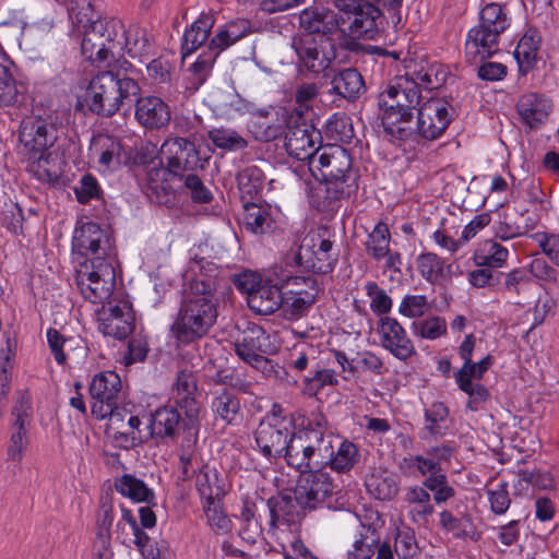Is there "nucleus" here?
<instances>
[{"instance_id": "1", "label": "nucleus", "mask_w": 559, "mask_h": 559, "mask_svg": "<svg viewBox=\"0 0 559 559\" xmlns=\"http://www.w3.org/2000/svg\"><path fill=\"white\" fill-rule=\"evenodd\" d=\"M309 170L318 181L307 193L309 205L323 213L334 212L340 201L358 190L359 175L353 168L349 152L338 144H326L311 159Z\"/></svg>"}, {"instance_id": "2", "label": "nucleus", "mask_w": 559, "mask_h": 559, "mask_svg": "<svg viewBox=\"0 0 559 559\" xmlns=\"http://www.w3.org/2000/svg\"><path fill=\"white\" fill-rule=\"evenodd\" d=\"M215 290L211 278L192 280L169 328L177 346L191 345L210 333L218 317Z\"/></svg>"}, {"instance_id": "3", "label": "nucleus", "mask_w": 559, "mask_h": 559, "mask_svg": "<svg viewBox=\"0 0 559 559\" xmlns=\"http://www.w3.org/2000/svg\"><path fill=\"white\" fill-rule=\"evenodd\" d=\"M420 103L421 92L409 74L396 76L379 94V118L390 141H400Z\"/></svg>"}, {"instance_id": "4", "label": "nucleus", "mask_w": 559, "mask_h": 559, "mask_svg": "<svg viewBox=\"0 0 559 559\" xmlns=\"http://www.w3.org/2000/svg\"><path fill=\"white\" fill-rule=\"evenodd\" d=\"M19 138L27 154L28 173L40 182H57L60 178V171L50 165V148L59 138L57 118L51 116L35 117L23 121Z\"/></svg>"}, {"instance_id": "5", "label": "nucleus", "mask_w": 559, "mask_h": 559, "mask_svg": "<svg viewBox=\"0 0 559 559\" xmlns=\"http://www.w3.org/2000/svg\"><path fill=\"white\" fill-rule=\"evenodd\" d=\"M511 23V11L506 3H485L478 13V24L471 27L465 36L466 61L476 63L496 55L500 49V37Z\"/></svg>"}, {"instance_id": "6", "label": "nucleus", "mask_w": 559, "mask_h": 559, "mask_svg": "<svg viewBox=\"0 0 559 559\" xmlns=\"http://www.w3.org/2000/svg\"><path fill=\"white\" fill-rule=\"evenodd\" d=\"M132 64L123 62L118 70L100 71L91 80L87 87V102L90 109L102 117L114 116L120 107L134 102L140 94V85L135 79L127 73Z\"/></svg>"}, {"instance_id": "7", "label": "nucleus", "mask_w": 559, "mask_h": 559, "mask_svg": "<svg viewBox=\"0 0 559 559\" xmlns=\"http://www.w3.org/2000/svg\"><path fill=\"white\" fill-rule=\"evenodd\" d=\"M326 419L317 415L306 425L295 428L284 454L287 465L300 472L323 467V460L328 457Z\"/></svg>"}, {"instance_id": "8", "label": "nucleus", "mask_w": 559, "mask_h": 559, "mask_svg": "<svg viewBox=\"0 0 559 559\" xmlns=\"http://www.w3.org/2000/svg\"><path fill=\"white\" fill-rule=\"evenodd\" d=\"M455 117L453 105L445 98L431 97L421 102L415 118L407 124L399 143L432 142L440 139Z\"/></svg>"}, {"instance_id": "9", "label": "nucleus", "mask_w": 559, "mask_h": 559, "mask_svg": "<svg viewBox=\"0 0 559 559\" xmlns=\"http://www.w3.org/2000/svg\"><path fill=\"white\" fill-rule=\"evenodd\" d=\"M146 428L147 435L157 443L168 444L178 439L200 435V415L193 413L191 406L182 409L176 403L167 404L151 412Z\"/></svg>"}, {"instance_id": "10", "label": "nucleus", "mask_w": 559, "mask_h": 559, "mask_svg": "<svg viewBox=\"0 0 559 559\" xmlns=\"http://www.w3.org/2000/svg\"><path fill=\"white\" fill-rule=\"evenodd\" d=\"M341 486L325 467H317L299 475L294 490L302 509H338Z\"/></svg>"}, {"instance_id": "11", "label": "nucleus", "mask_w": 559, "mask_h": 559, "mask_svg": "<svg viewBox=\"0 0 559 559\" xmlns=\"http://www.w3.org/2000/svg\"><path fill=\"white\" fill-rule=\"evenodd\" d=\"M295 428L293 415L275 404L254 430L253 448L267 460L284 457Z\"/></svg>"}, {"instance_id": "12", "label": "nucleus", "mask_w": 559, "mask_h": 559, "mask_svg": "<svg viewBox=\"0 0 559 559\" xmlns=\"http://www.w3.org/2000/svg\"><path fill=\"white\" fill-rule=\"evenodd\" d=\"M75 284L82 297L92 304L108 300L116 285V270L110 259H87L79 262Z\"/></svg>"}, {"instance_id": "13", "label": "nucleus", "mask_w": 559, "mask_h": 559, "mask_svg": "<svg viewBox=\"0 0 559 559\" xmlns=\"http://www.w3.org/2000/svg\"><path fill=\"white\" fill-rule=\"evenodd\" d=\"M342 25H347L353 38L376 39L383 29L385 17L381 9L369 0H335Z\"/></svg>"}, {"instance_id": "14", "label": "nucleus", "mask_w": 559, "mask_h": 559, "mask_svg": "<svg viewBox=\"0 0 559 559\" xmlns=\"http://www.w3.org/2000/svg\"><path fill=\"white\" fill-rule=\"evenodd\" d=\"M336 261L337 252L333 250V241L321 234H312L302 240L287 263L301 273L316 276L332 272Z\"/></svg>"}, {"instance_id": "15", "label": "nucleus", "mask_w": 559, "mask_h": 559, "mask_svg": "<svg viewBox=\"0 0 559 559\" xmlns=\"http://www.w3.org/2000/svg\"><path fill=\"white\" fill-rule=\"evenodd\" d=\"M121 389V378L116 371L98 372L92 378L88 392L92 400L91 413L95 419L108 418L110 426L120 420L121 412L118 404Z\"/></svg>"}, {"instance_id": "16", "label": "nucleus", "mask_w": 559, "mask_h": 559, "mask_svg": "<svg viewBox=\"0 0 559 559\" xmlns=\"http://www.w3.org/2000/svg\"><path fill=\"white\" fill-rule=\"evenodd\" d=\"M277 349L274 336L255 323H249L235 342L236 355L255 369H264L271 362L266 355H273Z\"/></svg>"}, {"instance_id": "17", "label": "nucleus", "mask_w": 559, "mask_h": 559, "mask_svg": "<svg viewBox=\"0 0 559 559\" xmlns=\"http://www.w3.org/2000/svg\"><path fill=\"white\" fill-rule=\"evenodd\" d=\"M454 455V448L449 444L429 447L423 454H408L403 456L399 471L405 477L424 479L437 477L445 473L443 464L449 463Z\"/></svg>"}, {"instance_id": "18", "label": "nucleus", "mask_w": 559, "mask_h": 559, "mask_svg": "<svg viewBox=\"0 0 559 559\" xmlns=\"http://www.w3.org/2000/svg\"><path fill=\"white\" fill-rule=\"evenodd\" d=\"M297 56V63L301 71L313 74L324 72L335 58L334 45L324 39L317 40L309 34L294 36L292 43Z\"/></svg>"}, {"instance_id": "19", "label": "nucleus", "mask_w": 559, "mask_h": 559, "mask_svg": "<svg viewBox=\"0 0 559 559\" xmlns=\"http://www.w3.org/2000/svg\"><path fill=\"white\" fill-rule=\"evenodd\" d=\"M160 153L165 157L166 164L182 179L185 173L203 169L206 163V159L200 156L195 143L188 138L166 139L162 144Z\"/></svg>"}, {"instance_id": "20", "label": "nucleus", "mask_w": 559, "mask_h": 559, "mask_svg": "<svg viewBox=\"0 0 559 559\" xmlns=\"http://www.w3.org/2000/svg\"><path fill=\"white\" fill-rule=\"evenodd\" d=\"M288 285L300 286L306 288L289 289L283 294L284 317L289 321H297L306 316L310 307L316 301L319 294V284L316 276L312 275H295L287 278Z\"/></svg>"}, {"instance_id": "21", "label": "nucleus", "mask_w": 559, "mask_h": 559, "mask_svg": "<svg viewBox=\"0 0 559 559\" xmlns=\"http://www.w3.org/2000/svg\"><path fill=\"white\" fill-rule=\"evenodd\" d=\"M284 146L289 156L298 160H307L308 166L311 159L319 154L322 146L321 131L305 121L294 126H287Z\"/></svg>"}, {"instance_id": "22", "label": "nucleus", "mask_w": 559, "mask_h": 559, "mask_svg": "<svg viewBox=\"0 0 559 559\" xmlns=\"http://www.w3.org/2000/svg\"><path fill=\"white\" fill-rule=\"evenodd\" d=\"M72 253L83 260L110 259L108 237L99 224L87 222L74 228Z\"/></svg>"}, {"instance_id": "23", "label": "nucleus", "mask_w": 559, "mask_h": 559, "mask_svg": "<svg viewBox=\"0 0 559 559\" xmlns=\"http://www.w3.org/2000/svg\"><path fill=\"white\" fill-rule=\"evenodd\" d=\"M381 346L399 360L406 361L416 354L413 341L404 326L393 317H382L378 322Z\"/></svg>"}, {"instance_id": "24", "label": "nucleus", "mask_w": 559, "mask_h": 559, "mask_svg": "<svg viewBox=\"0 0 559 559\" xmlns=\"http://www.w3.org/2000/svg\"><path fill=\"white\" fill-rule=\"evenodd\" d=\"M299 27L309 36L320 35L329 39L341 27V13L324 7H308L299 13Z\"/></svg>"}, {"instance_id": "25", "label": "nucleus", "mask_w": 559, "mask_h": 559, "mask_svg": "<svg viewBox=\"0 0 559 559\" xmlns=\"http://www.w3.org/2000/svg\"><path fill=\"white\" fill-rule=\"evenodd\" d=\"M358 519L359 526L352 548L347 551V559H371L380 543V515L376 511H369L364 518Z\"/></svg>"}, {"instance_id": "26", "label": "nucleus", "mask_w": 559, "mask_h": 559, "mask_svg": "<svg viewBox=\"0 0 559 559\" xmlns=\"http://www.w3.org/2000/svg\"><path fill=\"white\" fill-rule=\"evenodd\" d=\"M135 317L127 302L111 306L98 320V330L104 336L127 338L134 330Z\"/></svg>"}, {"instance_id": "27", "label": "nucleus", "mask_w": 559, "mask_h": 559, "mask_svg": "<svg viewBox=\"0 0 559 559\" xmlns=\"http://www.w3.org/2000/svg\"><path fill=\"white\" fill-rule=\"evenodd\" d=\"M181 181L182 178L178 177L170 166L167 164L164 166L159 160L146 171L143 189L152 200L162 203L166 202L168 197L180 187Z\"/></svg>"}, {"instance_id": "28", "label": "nucleus", "mask_w": 559, "mask_h": 559, "mask_svg": "<svg viewBox=\"0 0 559 559\" xmlns=\"http://www.w3.org/2000/svg\"><path fill=\"white\" fill-rule=\"evenodd\" d=\"M134 117L139 124L146 130H160L168 126L171 119L170 107L158 96L135 97Z\"/></svg>"}, {"instance_id": "29", "label": "nucleus", "mask_w": 559, "mask_h": 559, "mask_svg": "<svg viewBox=\"0 0 559 559\" xmlns=\"http://www.w3.org/2000/svg\"><path fill=\"white\" fill-rule=\"evenodd\" d=\"M551 110V99L536 92L523 94L516 103L521 122L531 130L539 129L548 119Z\"/></svg>"}, {"instance_id": "30", "label": "nucleus", "mask_w": 559, "mask_h": 559, "mask_svg": "<svg viewBox=\"0 0 559 559\" xmlns=\"http://www.w3.org/2000/svg\"><path fill=\"white\" fill-rule=\"evenodd\" d=\"M334 441V436L328 433L325 443L328 445V457L323 460V467L338 474H347L359 463L360 451L353 441L347 439H342L336 447Z\"/></svg>"}, {"instance_id": "31", "label": "nucleus", "mask_w": 559, "mask_h": 559, "mask_svg": "<svg viewBox=\"0 0 559 559\" xmlns=\"http://www.w3.org/2000/svg\"><path fill=\"white\" fill-rule=\"evenodd\" d=\"M215 22V12L209 10L202 11L191 24L186 26L180 48L182 59L194 53L205 43L209 44Z\"/></svg>"}, {"instance_id": "32", "label": "nucleus", "mask_w": 559, "mask_h": 559, "mask_svg": "<svg viewBox=\"0 0 559 559\" xmlns=\"http://www.w3.org/2000/svg\"><path fill=\"white\" fill-rule=\"evenodd\" d=\"M270 511V526L296 532L300 524V504L289 496H281L267 500Z\"/></svg>"}, {"instance_id": "33", "label": "nucleus", "mask_w": 559, "mask_h": 559, "mask_svg": "<svg viewBox=\"0 0 559 559\" xmlns=\"http://www.w3.org/2000/svg\"><path fill=\"white\" fill-rule=\"evenodd\" d=\"M90 151L104 170L116 169L124 163L126 151L121 141L114 135L97 134L92 140Z\"/></svg>"}, {"instance_id": "34", "label": "nucleus", "mask_w": 559, "mask_h": 559, "mask_svg": "<svg viewBox=\"0 0 559 559\" xmlns=\"http://www.w3.org/2000/svg\"><path fill=\"white\" fill-rule=\"evenodd\" d=\"M252 33V23L245 17H237L219 25L209 40V47L219 55Z\"/></svg>"}, {"instance_id": "35", "label": "nucleus", "mask_w": 559, "mask_h": 559, "mask_svg": "<svg viewBox=\"0 0 559 559\" xmlns=\"http://www.w3.org/2000/svg\"><path fill=\"white\" fill-rule=\"evenodd\" d=\"M211 409L216 420L225 425L236 426L242 420V412L238 395L229 389H218L213 392Z\"/></svg>"}, {"instance_id": "36", "label": "nucleus", "mask_w": 559, "mask_h": 559, "mask_svg": "<svg viewBox=\"0 0 559 559\" xmlns=\"http://www.w3.org/2000/svg\"><path fill=\"white\" fill-rule=\"evenodd\" d=\"M540 43L539 32L534 27H528L520 38L513 51V57L516 60L521 75H526L535 68Z\"/></svg>"}, {"instance_id": "37", "label": "nucleus", "mask_w": 559, "mask_h": 559, "mask_svg": "<svg viewBox=\"0 0 559 559\" xmlns=\"http://www.w3.org/2000/svg\"><path fill=\"white\" fill-rule=\"evenodd\" d=\"M250 310L258 314L269 316L278 310L283 304V293L277 285L262 283L246 297Z\"/></svg>"}, {"instance_id": "38", "label": "nucleus", "mask_w": 559, "mask_h": 559, "mask_svg": "<svg viewBox=\"0 0 559 559\" xmlns=\"http://www.w3.org/2000/svg\"><path fill=\"white\" fill-rule=\"evenodd\" d=\"M197 378L193 372L188 370H180L177 373L176 382L173 386V397L169 400L182 409H188L191 406L193 413L200 415V403L197 399Z\"/></svg>"}, {"instance_id": "39", "label": "nucleus", "mask_w": 559, "mask_h": 559, "mask_svg": "<svg viewBox=\"0 0 559 559\" xmlns=\"http://www.w3.org/2000/svg\"><path fill=\"white\" fill-rule=\"evenodd\" d=\"M46 338L50 353L59 366H64L67 362L66 348L68 350H78V355L80 357H85L87 355V346L80 337H67L57 329L48 328L46 331Z\"/></svg>"}, {"instance_id": "40", "label": "nucleus", "mask_w": 559, "mask_h": 559, "mask_svg": "<svg viewBox=\"0 0 559 559\" xmlns=\"http://www.w3.org/2000/svg\"><path fill=\"white\" fill-rule=\"evenodd\" d=\"M102 19L92 21L85 29L81 50L82 55L91 62H104L108 59L105 47Z\"/></svg>"}, {"instance_id": "41", "label": "nucleus", "mask_w": 559, "mask_h": 559, "mask_svg": "<svg viewBox=\"0 0 559 559\" xmlns=\"http://www.w3.org/2000/svg\"><path fill=\"white\" fill-rule=\"evenodd\" d=\"M417 271L431 285L441 284L451 276V264L433 252H423L416 259Z\"/></svg>"}, {"instance_id": "42", "label": "nucleus", "mask_w": 559, "mask_h": 559, "mask_svg": "<svg viewBox=\"0 0 559 559\" xmlns=\"http://www.w3.org/2000/svg\"><path fill=\"white\" fill-rule=\"evenodd\" d=\"M332 91L347 100L357 99L365 91V81L355 68L338 71L332 79Z\"/></svg>"}, {"instance_id": "43", "label": "nucleus", "mask_w": 559, "mask_h": 559, "mask_svg": "<svg viewBox=\"0 0 559 559\" xmlns=\"http://www.w3.org/2000/svg\"><path fill=\"white\" fill-rule=\"evenodd\" d=\"M286 128L278 118L270 117L265 109L259 110L249 122V131L260 142L275 141L285 134Z\"/></svg>"}, {"instance_id": "44", "label": "nucleus", "mask_w": 559, "mask_h": 559, "mask_svg": "<svg viewBox=\"0 0 559 559\" xmlns=\"http://www.w3.org/2000/svg\"><path fill=\"white\" fill-rule=\"evenodd\" d=\"M114 487L122 497H127L133 502H144L155 504V492L142 479L131 474H123L115 479Z\"/></svg>"}, {"instance_id": "45", "label": "nucleus", "mask_w": 559, "mask_h": 559, "mask_svg": "<svg viewBox=\"0 0 559 559\" xmlns=\"http://www.w3.org/2000/svg\"><path fill=\"white\" fill-rule=\"evenodd\" d=\"M243 228L253 235H265L273 230L274 221L270 211L254 202L243 204Z\"/></svg>"}, {"instance_id": "46", "label": "nucleus", "mask_w": 559, "mask_h": 559, "mask_svg": "<svg viewBox=\"0 0 559 559\" xmlns=\"http://www.w3.org/2000/svg\"><path fill=\"white\" fill-rule=\"evenodd\" d=\"M406 74H409V80L414 81L420 91L421 88L438 90L447 82L448 78L447 69L439 62L419 64L414 71L406 72Z\"/></svg>"}, {"instance_id": "47", "label": "nucleus", "mask_w": 559, "mask_h": 559, "mask_svg": "<svg viewBox=\"0 0 559 559\" xmlns=\"http://www.w3.org/2000/svg\"><path fill=\"white\" fill-rule=\"evenodd\" d=\"M508 257L509 250L507 247L493 239H486L475 250L473 260L477 266L500 269L506 264Z\"/></svg>"}, {"instance_id": "48", "label": "nucleus", "mask_w": 559, "mask_h": 559, "mask_svg": "<svg viewBox=\"0 0 559 559\" xmlns=\"http://www.w3.org/2000/svg\"><path fill=\"white\" fill-rule=\"evenodd\" d=\"M24 97V86L12 75L11 69L0 62V107L16 106Z\"/></svg>"}, {"instance_id": "49", "label": "nucleus", "mask_w": 559, "mask_h": 559, "mask_svg": "<svg viewBox=\"0 0 559 559\" xmlns=\"http://www.w3.org/2000/svg\"><path fill=\"white\" fill-rule=\"evenodd\" d=\"M391 234L384 222H378L365 241L367 254L376 261L389 254Z\"/></svg>"}, {"instance_id": "50", "label": "nucleus", "mask_w": 559, "mask_h": 559, "mask_svg": "<svg viewBox=\"0 0 559 559\" xmlns=\"http://www.w3.org/2000/svg\"><path fill=\"white\" fill-rule=\"evenodd\" d=\"M102 24L108 58H114L116 55L119 56L122 50V45H126L128 29H126L124 24L116 17L102 19Z\"/></svg>"}, {"instance_id": "51", "label": "nucleus", "mask_w": 559, "mask_h": 559, "mask_svg": "<svg viewBox=\"0 0 559 559\" xmlns=\"http://www.w3.org/2000/svg\"><path fill=\"white\" fill-rule=\"evenodd\" d=\"M265 176L262 169L251 165L241 169L237 175V183L242 199H254L264 188Z\"/></svg>"}, {"instance_id": "52", "label": "nucleus", "mask_w": 559, "mask_h": 559, "mask_svg": "<svg viewBox=\"0 0 559 559\" xmlns=\"http://www.w3.org/2000/svg\"><path fill=\"white\" fill-rule=\"evenodd\" d=\"M439 524L443 531L451 533L454 538L464 539L468 537L474 539L476 528L468 515L456 518L452 512L442 510L439 513Z\"/></svg>"}, {"instance_id": "53", "label": "nucleus", "mask_w": 559, "mask_h": 559, "mask_svg": "<svg viewBox=\"0 0 559 559\" xmlns=\"http://www.w3.org/2000/svg\"><path fill=\"white\" fill-rule=\"evenodd\" d=\"M424 417V431H427L433 438L445 436L449 408L443 402H433L429 407L425 408Z\"/></svg>"}, {"instance_id": "54", "label": "nucleus", "mask_w": 559, "mask_h": 559, "mask_svg": "<svg viewBox=\"0 0 559 559\" xmlns=\"http://www.w3.org/2000/svg\"><path fill=\"white\" fill-rule=\"evenodd\" d=\"M239 520L241 521L240 537L249 543H255L262 534V525L257 518V506L253 501L245 500L240 509Z\"/></svg>"}, {"instance_id": "55", "label": "nucleus", "mask_w": 559, "mask_h": 559, "mask_svg": "<svg viewBox=\"0 0 559 559\" xmlns=\"http://www.w3.org/2000/svg\"><path fill=\"white\" fill-rule=\"evenodd\" d=\"M338 384L337 374L333 369L318 368L302 380L301 393L308 397L317 396L325 386Z\"/></svg>"}, {"instance_id": "56", "label": "nucleus", "mask_w": 559, "mask_h": 559, "mask_svg": "<svg viewBox=\"0 0 559 559\" xmlns=\"http://www.w3.org/2000/svg\"><path fill=\"white\" fill-rule=\"evenodd\" d=\"M199 435H193L189 438H182L179 443L178 457L179 468L182 479H190L197 472L194 462L197 460V444Z\"/></svg>"}, {"instance_id": "57", "label": "nucleus", "mask_w": 559, "mask_h": 559, "mask_svg": "<svg viewBox=\"0 0 559 559\" xmlns=\"http://www.w3.org/2000/svg\"><path fill=\"white\" fill-rule=\"evenodd\" d=\"M411 330L417 337L433 341L447 333V321L439 316H430L413 321Z\"/></svg>"}, {"instance_id": "58", "label": "nucleus", "mask_w": 559, "mask_h": 559, "mask_svg": "<svg viewBox=\"0 0 559 559\" xmlns=\"http://www.w3.org/2000/svg\"><path fill=\"white\" fill-rule=\"evenodd\" d=\"M324 134L334 142H349L354 134L350 118L345 114H333L324 123Z\"/></svg>"}, {"instance_id": "59", "label": "nucleus", "mask_w": 559, "mask_h": 559, "mask_svg": "<svg viewBox=\"0 0 559 559\" xmlns=\"http://www.w3.org/2000/svg\"><path fill=\"white\" fill-rule=\"evenodd\" d=\"M209 139L224 151H241L248 147V141L236 130L217 128L209 131Z\"/></svg>"}, {"instance_id": "60", "label": "nucleus", "mask_w": 559, "mask_h": 559, "mask_svg": "<svg viewBox=\"0 0 559 559\" xmlns=\"http://www.w3.org/2000/svg\"><path fill=\"white\" fill-rule=\"evenodd\" d=\"M157 157L158 150L156 144L146 141L126 152L123 165L129 167H147L153 164Z\"/></svg>"}, {"instance_id": "61", "label": "nucleus", "mask_w": 559, "mask_h": 559, "mask_svg": "<svg viewBox=\"0 0 559 559\" xmlns=\"http://www.w3.org/2000/svg\"><path fill=\"white\" fill-rule=\"evenodd\" d=\"M394 550L397 559H411L417 555L418 544L413 528L403 526L396 530Z\"/></svg>"}, {"instance_id": "62", "label": "nucleus", "mask_w": 559, "mask_h": 559, "mask_svg": "<svg viewBox=\"0 0 559 559\" xmlns=\"http://www.w3.org/2000/svg\"><path fill=\"white\" fill-rule=\"evenodd\" d=\"M457 388L468 395L466 408L476 412L480 404L485 403L490 394L488 389L481 383H473V381L464 379L462 377H455Z\"/></svg>"}, {"instance_id": "63", "label": "nucleus", "mask_w": 559, "mask_h": 559, "mask_svg": "<svg viewBox=\"0 0 559 559\" xmlns=\"http://www.w3.org/2000/svg\"><path fill=\"white\" fill-rule=\"evenodd\" d=\"M0 222L1 226L4 227L9 233L13 235H23V222L24 214L22 207L9 200L3 203L1 213H0Z\"/></svg>"}, {"instance_id": "64", "label": "nucleus", "mask_w": 559, "mask_h": 559, "mask_svg": "<svg viewBox=\"0 0 559 559\" xmlns=\"http://www.w3.org/2000/svg\"><path fill=\"white\" fill-rule=\"evenodd\" d=\"M151 49L150 40L145 33L139 28H129L126 36V45H122L120 55L127 53L129 57L142 58Z\"/></svg>"}]
</instances>
